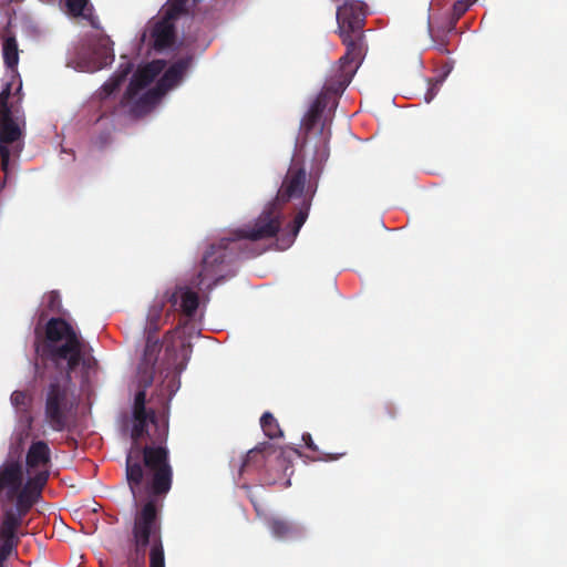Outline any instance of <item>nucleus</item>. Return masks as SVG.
Segmentation results:
<instances>
[{"mask_svg": "<svg viewBox=\"0 0 567 567\" xmlns=\"http://www.w3.org/2000/svg\"><path fill=\"white\" fill-rule=\"evenodd\" d=\"M10 91L11 84L7 83L0 92V155L1 166L6 174H8L10 161L8 145L21 138L24 127L23 115L13 114L8 107L7 100Z\"/></svg>", "mask_w": 567, "mask_h": 567, "instance_id": "8", "label": "nucleus"}, {"mask_svg": "<svg viewBox=\"0 0 567 567\" xmlns=\"http://www.w3.org/2000/svg\"><path fill=\"white\" fill-rule=\"evenodd\" d=\"M112 42L107 37L99 39L96 45L91 49V56H79L71 65L81 72H95L113 61Z\"/></svg>", "mask_w": 567, "mask_h": 567, "instance_id": "10", "label": "nucleus"}, {"mask_svg": "<svg viewBox=\"0 0 567 567\" xmlns=\"http://www.w3.org/2000/svg\"><path fill=\"white\" fill-rule=\"evenodd\" d=\"M51 451L44 441H33L25 453L24 471L42 489L50 475Z\"/></svg>", "mask_w": 567, "mask_h": 567, "instance_id": "9", "label": "nucleus"}, {"mask_svg": "<svg viewBox=\"0 0 567 567\" xmlns=\"http://www.w3.org/2000/svg\"><path fill=\"white\" fill-rule=\"evenodd\" d=\"M133 535L137 549H144L152 544L151 567H165L164 553L159 544L156 508L152 502L146 503L136 515Z\"/></svg>", "mask_w": 567, "mask_h": 567, "instance_id": "7", "label": "nucleus"}, {"mask_svg": "<svg viewBox=\"0 0 567 567\" xmlns=\"http://www.w3.org/2000/svg\"><path fill=\"white\" fill-rule=\"evenodd\" d=\"M131 71V65L127 64H121V71L118 74L111 78L109 81L104 83V85L101 89V96H109L111 95L121 84V82L126 78V75Z\"/></svg>", "mask_w": 567, "mask_h": 567, "instance_id": "24", "label": "nucleus"}, {"mask_svg": "<svg viewBox=\"0 0 567 567\" xmlns=\"http://www.w3.org/2000/svg\"><path fill=\"white\" fill-rule=\"evenodd\" d=\"M171 301L174 306L179 303L182 310L188 316L193 315L198 306L197 295L188 288L176 289L171 296Z\"/></svg>", "mask_w": 567, "mask_h": 567, "instance_id": "19", "label": "nucleus"}, {"mask_svg": "<svg viewBox=\"0 0 567 567\" xmlns=\"http://www.w3.org/2000/svg\"><path fill=\"white\" fill-rule=\"evenodd\" d=\"M308 209H309V206L305 205L298 212L289 234L287 236H282L281 238H279L277 240V246H278L279 249L284 250V249H287L288 247L291 246V244L293 243L297 234L299 233L300 228L302 227V225L305 224V221H306V219L308 217Z\"/></svg>", "mask_w": 567, "mask_h": 567, "instance_id": "21", "label": "nucleus"}, {"mask_svg": "<svg viewBox=\"0 0 567 567\" xmlns=\"http://www.w3.org/2000/svg\"><path fill=\"white\" fill-rule=\"evenodd\" d=\"M4 559H6V555L4 554H0V567H3Z\"/></svg>", "mask_w": 567, "mask_h": 567, "instance_id": "31", "label": "nucleus"}, {"mask_svg": "<svg viewBox=\"0 0 567 567\" xmlns=\"http://www.w3.org/2000/svg\"><path fill=\"white\" fill-rule=\"evenodd\" d=\"M327 99H328V93H321L316 99V101L311 104L308 113L306 114V116L303 117L302 123H301V125L306 130H310L313 126V124H315L317 117L319 116L320 112L328 104Z\"/></svg>", "mask_w": 567, "mask_h": 567, "instance_id": "23", "label": "nucleus"}, {"mask_svg": "<svg viewBox=\"0 0 567 567\" xmlns=\"http://www.w3.org/2000/svg\"><path fill=\"white\" fill-rule=\"evenodd\" d=\"M64 398V389H62L58 383H52L47 395L45 419L50 426L55 431H60L64 426V415L62 410Z\"/></svg>", "mask_w": 567, "mask_h": 567, "instance_id": "11", "label": "nucleus"}, {"mask_svg": "<svg viewBox=\"0 0 567 567\" xmlns=\"http://www.w3.org/2000/svg\"><path fill=\"white\" fill-rule=\"evenodd\" d=\"M159 352V346L157 342H147L143 362L138 368L140 382L147 386L153 378V367L157 360V354Z\"/></svg>", "mask_w": 567, "mask_h": 567, "instance_id": "16", "label": "nucleus"}, {"mask_svg": "<svg viewBox=\"0 0 567 567\" xmlns=\"http://www.w3.org/2000/svg\"><path fill=\"white\" fill-rule=\"evenodd\" d=\"M3 540H4V543L0 548V554H4L7 556L12 548L13 540H8V539H3Z\"/></svg>", "mask_w": 567, "mask_h": 567, "instance_id": "28", "label": "nucleus"}, {"mask_svg": "<svg viewBox=\"0 0 567 567\" xmlns=\"http://www.w3.org/2000/svg\"><path fill=\"white\" fill-rule=\"evenodd\" d=\"M14 504V508H9L3 514L2 522L0 524V537L2 539L13 540L16 538L18 528L22 522V517L30 509H20L18 507V503Z\"/></svg>", "mask_w": 567, "mask_h": 567, "instance_id": "14", "label": "nucleus"}, {"mask_svg": "<svg viewBox=\"0 0 567 567\" xmlns=\"http://www.w3.org/2000/svg\"><path fill=\"white\" fill-rule=\"evenodd\" d=\"M275 204H271L270 207L266 208L261 216L258 218L257 225L254 229L248 231H238L236 234L237 238H248V239H260L265 237L272 236L278 228V223L276 217L272 216V207Z\"/></svg>", "mask_w": 567, "mask_h": 567, "instance_id": "13", "label": "nucleus"}, {"mask_svg": "<svg viewBox=\"0 0 567 567\" xmlns=\"http://www.w3.org/2000/svg\"><path fill=\"white\" fill-rule=\"evenodd\" d=\"M32 393L29 391L16 390L10 396V403L16 410L17 419L24 413H30L29 409L32 403Z\"/></svg>", "mask_w": 567, "mask_h": 567, "instance_id": "22", "label": "nucleus"}, {"mask_svg": "<svg viewBox=\"0 0 567 567\" xmlns=\"http://www.w3.org/2000/svg\"><path fill=\"white\" fill-rule=\"evenodd\" d=\"M260 425L265 434L271 439L280 436L281 431L275 417L270 413H265L260 419Z\"/></svg>", "mask_w": 567, "mask_h": 567, "instance_id": "25", "label": "nucleus"}, {"mask_svg": "<svg viewBox=\"0 0 567 567\" xmlns=\"http://www.w3.org/2000/svg\"><path fill=\"white\" fill-rule=\"evenodd\" d=\"M302 440L308 447H312V439L310 434H303Z\"/></svg>", "mask_w": 567, "mask_h": 567, "instance_id": "29", "label": "nucleus"}, {"mask_svg": "<svg viewBox=\"0 0 567 567\" xmlns=\"http://www.w3.org/2000/svg\"><path fill=\"white\" fill-rule=\"evenodd\" d=\"M2 56L6 66L10 71V76L16 78V68L19 62V50L17 41L13 37H7L2 43Z\"/></svg>", "mask_w": 567, "mask_h": 567, "instance_id": "20", "label": "nucleus"}, {"mask_svg": "<svg viewBox=\"0 0 567 567\" xmlns=\"http://www.w3.org/2000/svg\"><path fill=\"white\" fill-rule=\"evenodd\" d=\"M364 17L365 7L358 0H346L337 10L339 33L347 47L346 54L340 59L343 82L350 81L364 55L362 38Z\"/></svg>", "mask_w": 567, "mask_h": 567, "instance_id": "3", "label": "nucleus"}, {"mask_svg": "<svg viewBox=\"0 0 567 567\" xmlns=\"http://www.w3.org/2000/svg\"><path fill=\"white\" fill-rule=\"evenodd\" d=\"M158 313H159V309H156V310L154 311V313H152V316H154V317H155V316H158Z\"/></svg>", "mask_w": 567, "mask_h": 567, "instance_id": "32", "label": "nucleus"}, {"mask_svg": "<svg viewBox=\"0 0 567 567\" xmlns=\"http://www.w3.org/2000/svg\"><path fill=\"white\" fill-rule=\"evenodd\" d=\"M187 61H178L168 66L161 60L153 61L140 68L130 83L125 101L136 115L152 110L159 99L183 79Z\"/></svg>", "mask_w": 567, "mask_h": 567, "instance_id": "2", "label": "nucleus"}, {"mask_svg": "<svg viewBox=\"0 0 567 567\" xmlns=\"http://www.w3.org/2000/svg\"><path fill=\"white\" fill-rule=\"evenodd\" d=\"M145 392L141 390L135 395L134 425L132 429L133 446L126 457V477L131 491L136 497L144 472L140 464L143 453L147 475L151 476L150 488L153 494L167 493L172 484V468L167 462V450L163 445L168 433L167 420L148 415L144 408Z\"/></svg>", "mask_w": 567, "mask_h": 567, "instance_id": "1", "label": "nucleus"}, {"mask_svg": "<svg viewBox=\"0 0 567 567\" xmlns=\"http://www.w3.org/2000/svg\"><path fill=\"white\" fill-rule=\"evenodd\" d=\"M41 488L24 471L21 458L7 456L0 464V503H18L20 509L31 508Z\"/></svg>", "mask_w": 567, "mask_h": 567, "instance_id": "5", "label": "nucleus"}, {"mask_svg": "<svg viewBox=\"0 0 567 567\" xmlns=\"http://www.w3.org/2000/svg\"><path fill=\"white\" fill-rule=\"evenodd\" d=\"M45 349L50 358L56 362H65L69 370L80 363L91 368L92 360L85 357L84 344L75 330L62 319H51L47 324Z\"/></svg>", "mask_w": 567, "mask_h": 567, "instance_id": "4", "label": "nucleus"}, {"mask_svg": "<svg viewBox=\"0 0 567 567\" xmlns=\"http://www.w3.org/2000/svg\"><path fill=\"white\" fill-rule=\"evenodd\" d=\"M33 417L31 413H24L17 419L14 430L10 437L9 451L7 456L21 458L24 446L30 439Z\"/></svg>", "mask_w": 567, "mask_h": 567, "instance_id": "12", "label": "nucleus"}, {"mask_svg": "<svg viewBox=\"0 0 567 567\" xmlns=\"http://www.w3.org/2000/svg\"><path fill=\"white\" fill-rule=\"evenodd\" d=\"M49 300V308L55 310L60 306L59 295L56 292H50L47 297Z\"/></svg>", "mask_w": 567, "mask_h": 567, "instance_id": "27", "label": "nucleus"}, {"mask_svg": "<svg viewBox=\"0 0 567 567\" xmlns=\"http://www.w3.org/2000/svg\"><path fill=\"white\" fill-rule=\"evenodd\" d=\"M187 4L188 0H168L158 16L150 21L143 33V41H147L156 50L168 48L174 39V23L185 13Z\"/></svg>", "mask_w": 567, "mask_h": 567, "instance_id": "6", "label": "nucleus"}, {"mask_svg": "<svg viewBox=\"0 0 567 567\" xmlns=\"http://www.w3.org/2000/svg\"><path fill=\"white\" fill-rule=\"evenodd\" d=\"M63 11L70 17H79L90 21L93 27L96 25L93 7L89 0H64Z\"/></svg>", "mask_w": 567, "mask_h": 567, "instance_id": "17", "label": "nucleus"}, {"mask_svg": "<svg viewBox=\"0 0 567 567\" xmlns=\"http://www.w3.org/2000/svg\"><path fill=\"white\" fill-rule=\"evenodd\" d=\"M224 257V254L217 251L215 246H213L212 249L205 254L203 259V269L199 272L198 285H205L206 281L210 280L216 275L215 266L219 262H223Z\"/></svg>", "mask_w": 567, "mask_h": 567, "instance_id": "18", "label": "nucleus"}, {"mask_svg": "<svg viewBox=\"0 0 567 567\" xmlns=\"http://www.w3.org/2000/svg\"><path fill=\"white\" fill-rule=\"evenodd\" d=\"M270 529L276 537L282 538L290 533L291 527L286 522L275 519L270 525Z\"/></svg>", "mask_w": 567, "mask_h": 567, "instance_id": "26", "label": "nucleus"}, {"mask_svg": "<svg viewBox=\"0 0 567 567\" xmlns=\"http://www.w3.org/2000/svg\"><path fill=\"white\" fill-rule=\"evenodd\" d=\"M306 181V173L302 169L290 167L286 179L279 190V199L286 200L299 196L302 193Z\"/></svg>", "mask_w": 567, "mask_h": 567, "instance_id": "15", "label": "nucleus"}, {"mask_svg": "<svg viewBox=\"0 0 567 567\" xmlns=\"http://www.w3.org/2000/svg\"><path fill=\"white\" fill-rule=\"evenodd\" d=\"M230 240L227 238H221L219 248H225Z\"/></svg>", "mask_w": 567, "mask_h": 567, "instance_id": "30", "label": "nucleus"}]
</instances>
